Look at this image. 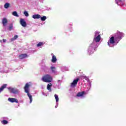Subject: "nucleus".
<instances>
[{
  "label": "nucleus",
  "instance_id": "1",
  "mask_svg": "<svg viewBox=\"0 0 126 126\" xmlns=\"http://www.w3.org/2000/svg\"><path fill=\"white\" fill-rule=\"evenodd\" d=\"M29 87H30V85L29 84V83H27V84H26L25 87H24V89L25 90V93H27V95L30 99V103H31L33 101V98H32V95H31L29 92Z\"/></svg>",
  "mask_w": 126,
  "mask_h": 126
},
{
  "label": "nucleus",
  "instance_id": "2",
  "mask_svg": "<svg viewBox=\"0 0 126 126\" xmlns=\"http://www.w3.org/2000/svg\"><path fill=\"white\" fill-rule=\"evenodd\" d=\"M119 42L120 41L118 38L117 37V36H112L109 39V41L107 42L108 46L111 47L110 44H115V43L118 44Z\"/></svg>",
  "mask_w": 126,
  "mask_h": 126
},
{
  "label": "nucleus",
  "instance_id": "3",
  "mask_svg": "<svg viewBox=\"0 0 126 126\" xmlns=\"http://www.w3.org/2000/svg\"><path fill=\"white\" fill-rule=\"evenodd\" d=\"M42 80L43 81V82H52V80H53V77H52V76H51V75L49 74H46L42 77Z\"/></svg>",
  "mask_w": 126,
  "mask_h": 126
},
{
  "label": "nucleus",
  "instance_id": "4",
  "mask_svg": "<svg viewBox=\"0 0 126 126\" xmlns=\"http://www.w3.org/2000/svg\"><path fill=\"white\" fill-rule=\"evenodd\" d=\"M117 35L118 36H116V37L117 39L119 40V42L123 39V38H124V37H125V33L120 32H117Z\"/></svg>",
  "mask_w": 126,
  "mask_h": 126
},
{
  "label": "nucleus",
  "instance_id": "5",
  "mask_svg": "<svg viewBox=\"0 0 126 126\" xmlns=\"http://www.w3.org/2000/svg\"><path fill=\"white\" fill-rule=\"evenodd\" d=\"M8 90L10 91V93H13V94H17L19 91L14 88H8Z\"/></svg>",
  "mask_w": 126,
  "mask_h": 126
},
{
  "label": "nucleus",
  "instance_id": "6",
  "mask_svg": "<svg viewBox=\"0 0 126 126\" xmlns=\"http://www.w3.org/2000/svg\"><path fill=\"white\" fill-rule=\"evenodd\" d=\"M79 80V78H77L76 79L73 80V82L71 83L70 87H75L76 85H77V83Z\"/></svg>",
  "mask_w": 126,
  "mask_h": 126
},
{
  "label": "nucleus",
  "instance_id": "7",
  "mask_svg": "<svg viewBox=\"0 0 126 126\" xmlns=\"http://www.w3.org/2000/svg\"><path fill=\"white\" fill-rule=\"evenodd\" d=\"M20 23L23 27H26L27 26V24L26 23V21L24 20V19H21L20 21Z\"/></svg>",
  "mask_w": 126,
  "mask_h": 126
},
{
  "label": "nucleus",
  "instance_id": "8",
  "mask_svg": "<svg viewBox=\"0 0 126 126\" xmlns=\"http://www.w3.org/2000/svg\"><path fill=\"white\" fill-rule=\"evenodd\" d=\"M8 101L11 103H18V100L16 98L9 97Z\"/></svg>",
  "mask_w": 126,
  "mask_h": 126
},
{
  "label": "nucleus",
  "instance_id": "9",
  "mask_svg": "<svg viewBox=\"0 0 126 126\" xmlns=\"http://www.w3.org/2000/svg\"><path fill=\"white\" fill-rule=\"evenodd\" d=\"M28 57L27 54H23L19 55V60H23L24 59H26Z\"/></svg>",
  "mask_w": 126,
  "mask_h": 126
},
{
  "label": "nucleus",
  "instance_id": "10",
  "mask_svg": "<svg viewBox=\"0 0 126 126\" xmlns=\"http://www.w3.org/2000/svg\"><path fill=\"white\" fill-rule=\"evenodd\" d=\"M7 19L6 18H3L2 20V24H3V26H6V24H7Z\"/></svg>",
  "mask_w": 126,
  "mask_h": 126
},
{
  "label": "nucleus",
  "instance_id": "11",
  "mask_svg": "<svg viewBox=\"0 0 126 126\" xmlns=\"http://www.w3.org/2000/svg\"><path fill=\"white\" fill-rule=\"evenodd\" d=\"M94 40L96 43L100 42V40H101V35L99 34L96 37L94 38Z\"/></svg>",
  "mask_w": 126,
  "mask_h": 126
},
{
  "label": "nucleus",
  "instance_id": "12",
  "mask_svg": "<svg viewBox=\"0 0 126 126\" xmlns=\"http://www.w3.org/2000/svg\"><path fill=\"white\" fill-rule=\"evenodd\" d=\"M32 18H33V19H39V18H41V15L34 14L32 15Z\"/></svg>",
  "mask_w": 126,
  "mask_h": 126
},
{
  "label": "nucleus",
  "instance_id": "13",
  "mask_svg": "<svg viewBox=\"0 0 126 126\" xmlns=\"http://www.w3.org/2000/svg\"><path fill=\"white\" fill-rule=\"evenodd\" d=\"M6 86H7V85L6 84H4L0 88V93L1 92V91H3V89L4 88H6Z\"/></svg>",
  "mask_w": 126,
  "mask_h": 126
},
{
  "label": "nucleus",
  "instance_id": "14",
  "mask_svg": "<svg viewBox=\"0 0 126 126\" xmlns=\"http://www.w3.org/2000/svg\"><path fill=\"white\" fill-rule=\"evenodd\" d=\"M85 94V92H84V91L81 92H79L77 94V97H81V96H83V94Z\"/></svg>",
  "mask_w": 126,
  "mask_h": 126
},
{
  "label": "nucleus",
  "instance_id": "15",
  "mask_svg": "<svg viewBox=\"0 0 126 126\" xmlns=\"http://www.w3.org/2000/svg\"><path fill=\"white\" fill-rule=\"evenodd\" d=\"M51 62L53 63H57V57H56V56L53 55L52 56V59L51 60Z\"/></svg>",
  "mask_w": 126,
  "mask_h": 126
},
{
  "label": "nucleus",
  "instance_id": "16",
  "mask_svg": "<svg viewBox=\"0 0 126 126\" xmlns=\"http://www.w3.org/2000/svg\"><path fill=\"white\" fill-rule=\"evenodd\" d=\"M51 87H52V84L50 83V84L47 85V90L50 92H52V89H51Z\"/></svg>",
  "mask_w": 126,
  "mask_h": 126
},
{
  "label": "nucleus",
  "instance_id": "17",
  "mask_svg": "<svg viewBox=\"0 0 126 126\" xmlns=\"http://www.w3.org/2000/svg\"><path fill=\"white\" fill-rule=\"evenodd\" d=\"M13 28V25L12 24H10L9 25L8 30H9V31H11V30H12Z\"/></svg>",
  "mask_w": 126,
  "mask_h": 126
},
{
  "label": "nucleus",
  "instance_id": "18",
  "mask_svg": "<svg viewBox=\"0 0 126 126\" xmlns=\"http://www.w3.org/2000/svg\"><path fill=\"white\" fill-rule=\"evenodd\" d=\"M12 15L14 16H16V17H19V15L17 14V12L16 11H14L12 12Z\"/></svg>",
  "mask_w": 126,
  "mask_h": 126
},
{
  "label": "nucleus",
  "instance_id": "19",
  "mask_svg": "<svg viewBox=\"0 0 126 126\" xmlns=\"http://www.w3.org/2000/svg\"><path fill=\"white\" fill-rule=\"evenodd\" d=\"M1 123L2 124V125H7V124H8V121L3 120L1 122Z\"/></svg>",
  "mask_w": 126,
  "mask_h": 126
},
{
  "label": "nucleus",
  "instance_id": "20",
  "mask_svg": "<svg viewBox=\"0 0 126 126\" xmlns=\"http://www.w3.org/2000/svg\"><path fill=\"white\" fill-rule=\"evenodd\" d=\"M46 19H47V17H46V16H44L43 17H40V20L41 21H45Z\"/></svg>",
  "mask_w": 126,
  "mask_h": 126
},
{
  "label": "nucleus",
  "instance_id": "21",
  "mask_svg": "<svg viewBox=\"0 0 126 126\" xmlns=\"http://www.w3.org/2000/svg\"><path fill=\"white\" fill-rule=\"evenodd\" d=\"M18 38V36L16 35H15L11 39V42H12V41H14V40H16V39H17Z\"/></svg>",
  "mask_w": 126,
  "mask_h": 126
},
{
  "label": "nucleus",
  "instance_id": "22",
  "mask_svg": "<svg viewBox=\"0 0 126 126\" xmlns=\"http://www.w3.org/2000/svg\"><path fill=\"white\" fill-rule=\"evenodd\" d=\"M4 8H8L9 7V3L6 2L4 5Z\"/></svg>",
  "mask_w": 126,
  "mask_h": 126
},
{
  "label": "nucleus",
  "instance_id": "23",
  "mask_svg": "<svg viewBox=\"0 0 126 126\" xmlns=\"http://www.w3.org/2000/svg\"><path fill=\"white\" fill-rule=\"evenodd\" d=\"M51 69L52 72H54V73L56 72V67L51 66Z\"/></svg>",
  "mask_w": 126,
  "mask_h": 126
},
{
  "label": "nucleus",
  "instance_id": "24",
  "mask_svg": "<svg viewBox=\"0 0 126 126\" xmlns=\"http://www.w3.org/2000/svg\"><path fill=\"white\" fill-rule=\"evenodd\" d=\"M54 97L56 99V102H59V96H58V94H55Z\"/></svg>",
  "mask_w": 126,
  "mask_h": 126
},
{
  "label": "nucleus",
  "instance_id": "25",
  "mask_svg": "<svg viewBox=\"0 0 126 126\" xmlns=\"http://www.w3.org/2000/svg\"><path fill=\"white\" fill-rule=\"evenodd\" d=\"M44 44L42 42H40L37 44V47H41V46H43Z\"/></svg>",
  "mask_w": 126,
  "mask_h": 126
},
{
  "label": "nucleus",
  "instance_id": "26",
  "mask_svg": "<svg viewBox=\"0 0 126 126\" xmlns=\"http://www.w3.org/2000/svg\"><path fill=\"white\" fill-rule=\"evenodd\" d=\"M24 14L25 15V16L28 17L29 16V14H28V12H27V11H25L24 12Z\"/></svg>",
  "mask_w": 126,
  "mask_h": 126
},
{
  "label": "nucleus",
  "instance_id": "27",
  "mask_svg": "<svg viewBox=\"0 0 126 126\" xmlns=\"http://www.w3.org/2000/svg\"><path fill=\"white\" fill-rule=\"evenodd\" d=\"M5 42H6V39H3V43H5Z\"/></svg>",
  "mask_w": 126,
  "mask_h": 126
},
{
  "label": "nucleus",
  "instance_id": "28",
  "mask_svg": "<svg viewBox=\"0 0 126 126\" xmlns=\"http://www.w3.org/2000/svg\"><path fill=\"white\" fill-rule=\"evenodd\" d=\"M96 36H97V32H95V34H94V36H95V37H96Z\"/></svg>",
  "mask_w": 126,
  "mask_h": 126
},
{
  "label": "nucleus",
  "instance_id": "29",
  "mask_svg": "<svg viewBox=\"0 0 126 126\" xmlns=\"http://www.w3.org/2000/svg\"><path fill=\"white\" fill-rule=\"evenodd\" d=\"M60 80H58V82H60Z\"/></svg>",
  "mask_w": 126,
  "mask_h": 126
},
{
  "label": "nucleus",
  "instance_id": "30",
  "mask_svg": "<svg viewBox=\"0 0 126 126\" xmlns=\"http://www.w3.org/2000/svg\"><path fill=\"white\" fill-rule=\"evenodd\" d=\"M0 43H1V42H2L1 40H0Z\"/></svg>",
  "mask_w": 126,
  "mask_h": 126
},
{
  "label": "nucleus",
  "instance_id": "31",
  "mask_svg": "<svg viewBox=\"0 0 126 126\" xmlns=\"http://www.w3.org/2000/svg\"><path fill=\"white\" fill-rule=\"evenodd\" d=\"M120 1H122V0H120Z\"/></svg>",
  "mask_w": 126,
  "mask_h": 126
}]
</instances>
